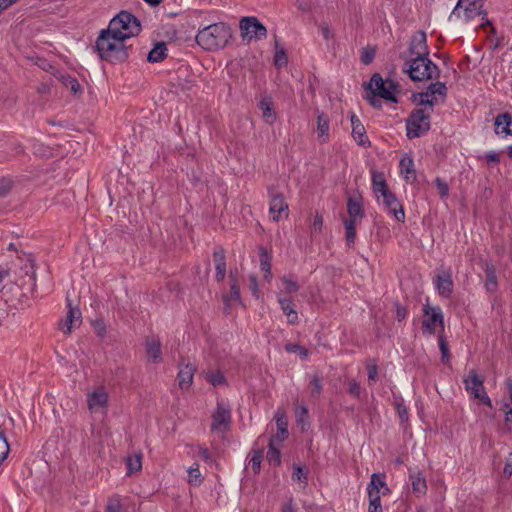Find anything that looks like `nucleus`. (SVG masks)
Segmentation results:
<instances>
[{"label": "nucleus", "instance_id": "1", "mask_svg": "<svg viewBox=\"0 0 512 512\" xmlns=\"http://www.w3.org/2000/svg\"><path fill=\"white\" fill-rule=\"evenodd\" d=\"M124 42L116 34L103 29L96 40L95 47L102 60L122 62L128 57Z\"/></svg>", "mask_w": 512, "mask_h": 512}, {"label": "nucleus", "instance_id": "2", "mask_svg": "<svg viewBox=\"0 0 512 512\" xmlns=\"http://www.w3.org/2000/svg\"><path fill=\"white\" fill-rule=\"evenodd\" d=\"M231 38V30L223 22L204 26L196 35L197 43L205 50L223 48Z\"/></svg>", "mask_w": 512, "mask_h": 512}, {"label": "nucleus", "instance_id": "3", "mask_svg": "<svg viewBox=\"0 0 512 512\" xmlns=\"http://www.w3.org/2000/svg\"><path fill=\"white\" fill-rule=\"evenodd\" d=\"M365 88L369 92L366 98L373 106H376V97L393 103L398 102V83L390 78L384 79L379 73L371 76Z\"/></svg>", "mask_w": 512, "mask_h": 512}, {"label": "nucleus", "instance_id": "4", "mask_svg": "<svg viewBox=\"0 0 512 512\" xmlns=\"http://www.w3.org/2000/svg\"><path fill=\"white\" fill-rule=\"evenodd\" d=\"M106 29L125 41L138 35L141 26L139 20L133 14L121 11L111 19Z\"/></svg>", "mask_w": 512, "mask_h": 512}, {"label": "nucleus", "instance_id": "5", "mask_svg": "<svg viewBox=\"0 0 512 512\" xmlns=\"http://www.w3.org/2000/svg\"><path fill=\"white\" fill-rule=\"evenodd\" d=\"M404 70L413 81H426L439 76V69L427 56H417L405 63Z\"/></svg>", "mask_w": 512, "mask_h": 512}, {"label": "nucleus", "instance_id": "6", "mask_svg": "<svg viewBox=\"0 0 512 512\" xmlns=\"http://www.w3.org/2000/svg\"><path fill=\"white\" fill-rule=\"evenodd\" d=\"M433 109H414L406 120V131L409 139L426 134L431 127Z\"/></svg>", "mask_w": 512, "mask_h": 512}, {"label": "nucleus", "instance_id": "7", "mask_svg": "<svg viewBox=\"0 0 512 512\" xmlns=\"http://www.w3.org/2000/svg\"><path fill=\"white\" fill-rule=\"evenodd\" d=\"M87 408L91 414L105 416L109 410V393L106 387L97 386L86 395Z\"/></svg>", "mask_w": 512, "mask_h": 512}, {"label": "nucleus", "instance_id": "8", "mask_svg": "<svg viewBox=\"0 0 512 512\" xmlns=\"http://www.w3.org/2000/svg\"><path fill=\"white\" fill-rule=\"evenodd\" d=\"M466 391L474 399H478L481 403L489 408H492V402L489 398L485 387L484 379L480 377L475 370L469 371L468 375L463 380Z\"/></svg>", "mask_w": 512, "mask_h": 512}, {"label": "nucleus", "instance_id": "9", "mask_svg": "<svg viewBox=\"0 0 512 512\" xmlns=\"http://www.w3.org/2000/svg\"><path fill=\"white\" fill-rule=\"evenodd\" d=\"M211 418V432L223 435L231 426L232 414L229 405L223 401H218Z\"/></svg>", "mask_w": 512, "mask_h": 512}, {"label": "nucleus", "instance_id": "10", "mask_svg": "<svg viewBox=\"0 0 512 512\" xmlns=\"http://www.w3.org/2000/svg\"><path fill=\"white\" fill-rule=\"evenodd\" d=\"M240 30L243 40L264 39L267 36L266 27L256 17H244L240 21Z\"/></svg>", "mask_w": 512, "mask_h": 512}, {"label": "nucleus", "instance_id": "11", "mask_svg": "<svg viewBox=\"0 0 512 512\" xmlns=\"http://www.w3.org/2000/svg\"><path fill=\"white\" fill-rule=\"evenodd\" d=\"M424 319L422 321L423 333L427 335H433L436 332L437 326L444 331V317L442 309L439 306L430 307L425 305L423 308Z\"/></svg>", "mask_w": 512, "mask_h": 512}, {"label": "nucleus", "instance_id": "12", "mask_svg": "<svg viewBox=\"0 0 512 512\" xmlns=\"http://www.w3.org/2000/svg\"><path fill=\"white\" fill-rule=\"evenodd\" d=\"M269 214L273 221L278 222L282 217H288V204L282 193L269 188Z\"/></svg>", "mask_w": 512, "mask_h": 512}, {"label": "nucleus", "instance_id": "13", "mask_svg": "<svg viewBox=\"0 0 512 512\" xmlns=\"http://www.w3.org/2000/svg\"><path fill=\"white\" fill-rule=\"evenodd\" d=\"M381 197H382L381 204H382L384 210L388 214L393 215L394 218L398 222H404L405 212H404L402 204L397 199L395 194L392 193L391 191H389V192L383 194Z\"/></svg>", "mask_w": 512, "mask_h": 512}, {"label": "nucleus", "instance_id": "14", "mask_svg": "<svg viewBox=\"0 0 512 512\" xmlns=\"http://www.w3.org/2000/svg\"><path fill=\"white\" fill-rule=\"evenodd\" d=\"M482 1L479 0H469L466 3H463L460 5V0H458V3L456 7L453 10V14L463 18L465 21H470L479 16L482 11Z\"/></svg>", "mask_w": 512, "mask_h": 512}, {"label": "nucleus", "instance_id": "15", "mask_svg": "<svg viewBox=\"0 0 512 512\" xmlns=\"http://www.w3.org/2000/svg\"><path fill=\"white\" fill-rule=\"evenodd\" d=\"M367 494H376L385 496L390 493V489L386 483V476L383 473H373L370 482L367 485Z\"/></svg>", "mask_w": 512, "mask_h": 512}, {"label": "nucleus", "instance_id": "16", "mask_svg": "<svg viewBox=\"0 0 512 512\" xmlns=\"http://www.w3.org/2000/svg\"><path fill=\"white\" fill-rule=\"evenodd\" d=\"M350 121L352 126L351 134L356 143L362 147L370 146V141L366 135L365 127L361 123L360 119L354 113H352L350 116Z\"/></svg>", "mask_w": 512, "mask_h": 512}, {"label": "nucleus", "instance_id": "17", "mask_svg": "<svg viewBox=\"0 0 512 512\" xmlns=\"http://www.w3.org/2000/svg\"><path fill=\"white\" fill-rule=\"evenodd\" d=\"M435 286L440 296L449 298L453 292V280L450 271H443L437 275Z\"/></svg>", "mask_w": 512, "mask_h": 512}, {"label": "nucleus", "instance_id": "18", "mask_svg": "<svg viewBox=\"0 0 512 512\" xmlns=\"http://www.w3.org/2000/svg\"><path fill=\"white\" fill-rule=\"evenodd\" d=\"M317 139L320 143H327L330 139V119L323 112H317L316 125Z\"/></svg>", "mask_w": 512, "mask_h": 512}, {"label": "nucleus", "instance_id": "19", "mask_svg": "<svg viewBox=\"0 0 512 512\" xmlns=\"http://www.w3.org/2000/svg\"><path fill=\"white\" fill-rule=\"evenodd\" d=\"M274 419L277 426V433L270 439L275 440L278 444H282V442L288 437V422L286 415L283 411L277 410Z\"/></svg>", "mask_w": 512, "mask_h": 512}, {"label": "nucleus", "instance_id": "20", "mask_svg": "<svg viewBox=\"0 0 512 512\" xmlns=\"http://www.w3.org/2000/svg\"><path fill=\"white\" fill-rule=\"evenodd\" d=\"M495 133L502 137L512 136V115L509 113L499 114L495 118Z\"/></svg>", "mask_w": 512, "mask_h": 512}, {"label": "nucleus", "instance_id": "21", "mask_svg": "<svg viewBox=\"0 0 512 512\" xmlns=\"http://www.w3.org/2000/svg\"><path fill=\"white\" fill-rule=\"evenodd\" d=\"M81 323V312L77 307H72L71 303H68V312L64 324L61 330L65 334H70L73 327L79 326Z\"/></svg>", "mask_w": 512, "mask_h": 512}, {"label": "nucleus", "instance_id": "22", "mask_svg": "<svg viewBox=\"0 0 512 512\" xmlns=\"http://www.w3.org/2000/svg\"><path fill=\"white\" fill-rule=\"evenodd\" d=\"M195 371L196 367L190 363L180 368L177 378L181 389H188L192 385Z\"/></svg>", "mask_w": 512, "mask_h": 512}, {"label": "nucleus", "instance_id": "23", "mask_svg": "<svg viewBox=\"0 0 512 512\" xmlns=\"http://www.w3.org/2000/svg\"><path fill=\"white\" fill-rule=\"evenodd\" d=\"M278 302L283 311V313L287 317V321L289 324H295L298 322V314L294 309V304L291 298L283 297L282 294L278 295Z\"/></svg>", "mask_w": 512, "mask_h": 512}, {"label": "nucleus", "instance_id": "24", "mask_svg": "<svg viewBox=\"0 0 512 512\" xmlns=\"http://www.w3.org/2000/svg\"><path fill=\"white\" fill-rule=\"evenodd\" d=\"M146 353L149 361L160 363L162 361L161 343L157 338H148L146 340Z\"/></svg>", "mask_w": 512, "mask_h": 512}, {"label": "nucleus", "instance_id": "25", "mask_svg": "<svg viewBox=\"0 0 512 512\" xmlns=\"http://www.w3.org/2000/svg\"><path fill=\"white\" fill-rule=\"evenodd\" d=\"M400 173L406 182H413L416 179L413 158L405 155L399 162Z\"/></svg>", "mask_w": 512, "mask_h": 512}, {"label": "nucleus", "instance_id": "26", "mask_svg": "<svg viewBox=\"0 0 512 512\" xmlns=\"http://www.w3.org/2000/svg\"><path fill=\"white\" fill-rule=\"evenodd\" d=\"M259 108L262 112L263 120L268 124H273L276 120V113L273 109L272 99L268 96L261 98Z\"/></svg>", "mask_w": 512, "mask_h": 512}, {"label": "nucleus", "instance_id": "27", "mask_svg": "<svg viewBox=\"0 0 512 512\" xmlns=\"http://www.w3.org/2000/svg\"><path fill=\"white\" fill-rule=\"evenodd\" d=\"M372 189L378 200L380 196L390 191L382 172L372 171Z\"/></svg>", "mask_w": 512, "mask_h": 512}, {"label": "nucleus", "instance_id": "28", "mask_svg": "<svg viewBox=\"0 0 512 512\" xmlns=\"http://www.w3.org/2000/svg\"><path fill=\"white\" fill-rule=\"evenodd\" d=\"M410 481L412 490L418 496L424 495L427 491L426 478L420 471H414L410 473Z\"/></svg>", "mask_w": 512, "mask_h": 512}, {"label": "nucleus", "instance_id": "29", "mask_svg": "<svg viewBox=\"0 0 512 512\" xmlns=\"http://www.w3.org/2000/svg\"><path fill=\"white\" fill-rule=\"evenodd\" d=\"M484 273L486 276L485 288L488 292L494 293L498 289L496 269L493 264L485 263Z\"/></svg>", "mask_w": 512, "mask_h": 512}, {"label": "nucleus", "instance_id": "30", "mask_svg": "<svg viewBox=\"0 0 512 512\" xmlns=\"http://www.w3.org/2000/svg\"><path fill=\"white\" fill-rule=\"evenodd\" d=\"M411 52L416 53L417 56H427V46H426V35L424 32H419L412 38L411 42Z\"/></svg>", "mask_w": 512, "mask_h": 512}, {"label": "nucleus", "instance_id": "31", "mask_svg": "<svg viewBox=\"0 0 512 512\" xmlns=\"http://www.w3.org/2000/svg\"><path fill=\"white\" fill-rule=\"evenodd\" d=\"M223 302L226 309H230L236 304L242 305L240 289L236 281H232L230 286V294L223 296Z\"/></svg>", "mask_w": 512, "mask_h": 512}, {"label": "nucleus", "instance_id": "32", "mask_svg": "<svg viewBox=\"0 0 512 512\" xmlns=\"http://www.w3.org/2000/svg\"><path fill=\"white\" fill-rule=\"evenodd\" d=\"M348 217L360 218L364 217V210L360 197H349L347 201Z\"/></svg>", "mask_w": 512, "mask_h": 512}, {"label": "nucleus", "instance_id": "33", "mask_svg": "<svg viewBox=\"0 0 512 512\" xmlns=\"http://www.w3.org/2000/svg\"><path fill=\"white\" fill-rule=\"evenodd\" d=\"M214 262H215V268H216V280L218 282H221L224 280L226 275V261H225V255L222 251H216L214 252Z\"/></svg>", "mask_w": 512, "mask_h": 512}, {"label": "nucleus", "instance_id": "34", "mask_svg": "<svg viewBox=\"0 0 512 512\" xmlns=\"http://www.w3.org/2000/svg\"><path fill=\"white\" fill-rule=\"evenodd\" d=\"M166 55H167L166 44L161 42V43H157L154 46V48L149 52L147 59L151 63H157V62L164 60Z\"/></svg>", "mask_w": 512, "mask_h": 512}, {"label": "nucleus", "instance_id": "35", "mask_svg": "<svg viewBox=\"0 0 512 512\" xmlns=\"http://www.w3.org/2000/svg\"><path fill=\"white\" fill-rule=\"evenodd\" d=\"M280 446L275 440L269 439L268 451H267V460L275 465L280 464Z\"/></svg>", "mask_w": 512, "mask_h": 512}, {"label": "nucleus", "instance_id": "36", "mask_svg": "<svg viewBox=\"0 0 512 512\" xmlns=\"http://www.w3.org/2000/svg\"><path fill=\"white\" fill-rule=\"evenodd\" d=\"M427 93L432 100H438L437 95L444 98L447 93V87L445 83L442 82H435L431 83L427 88Z\"/></svg>", "mask_w": 512, "mask_h": 512}, {"label": "nucleus", "instance_id": "37", "mask_svg": "<svg viewBox=\"0 0 512 512\" xmlns=\"http://www.w3.org/2000/svg\"><path fill=\"white\" fill-rule=\"evenodd\" d=\"M413 101L424 106L422 109H433L434 105L438 103V100L430 99L427 91L413 94Z\"/></svg>", "mask_w": 512, "mask_h": 512}, {"label": "nucleus", "instance_id": "38", "mask_svg": "<svg viewBox=\"0 0 512 512\" xmlns=\"http://www.w3.org/2000/svg\"><path fill=\"white\" fill-rule=\"evenodd\" d=\"M260 268L264 272V278L270 282L272 279L271 273V259L265 250H261L260 253Z\"/></svg>", "mask_w": 512, "mask_h": 512}, {"label": "nucleus", "instance_id": "39", "mask_svg": "<svg viewBox=\"0 0 512 512\" xmlns=\"http://www.w3.org/2000/svg\"><path fill=\"white\" fill-rule=\"evenodd\" d=\"M203 481L198 463H194L188 469V483L192 486H199Z\"/></svg>", "mask_w": 512, "mask_h": 512}, {"label": "nucleus", "instance_id": "40", "mask_svg": "<svg viewBox=\"0 0 512 512\" xmlns=\"http://www.w3.org/2000/svg\"><path fill=\"white\" fill-rule=\"evenodd\" d=\"M296 422L302 431H306L310 424L308 421V410L305 406H301L296 410Z\"/></svg>", "mask_w": 512, "mask_h": 512}, {"label": "nucleus", "instance_id": "41", "mask_svg": "<svg viewBox=\"0 0 512 512\" xmlns=\"http://www.w3.org/2000/svg\"><path fill=\"white\" fill-rule=\"evenodd\" d=\"M61 82L74 95L78 94L81 91V85L78 82V80L70 75H62Z\"/></svg>", "mask_w": 512, "mask_h": 512}, {"label": "nucleus", "instance_id": "42", "mask_svg": "<svg viewBox=\"0 0 512 512\" xmlns=\"http://www.w3.org/2000/svg\"><path fill=\"white\" fill-rule=\"evenodd\" d=\"M127 475H131L134 472H138L142 468V457L141 455L130 456L126 460Z\"/></svg>", "mask_w": 512, "mask_h": 512}, {"label": "nucleus", "instance_id": "43", "mask_svg": "<svg viewBox=\"0 0 512 512\" xmlns=\"http://www.w3.org/2000/svg\"><path fill=\"white\" fill-rule=\"evenodd\" d=\"M191 454L193 457L200 458L205 462H210L212 457L209 450L202 445H192L191 447Z\"/></svg>", "mask_w": 512, "mask_h": 512}, {"label": "nucleus", "instance_id": "44", "mask_svg": "<svg viewBox=\"0 0 512 512\" xmlns=\"http://www.w3.org/2000/svg\"><path fill=\"white\" fill-rule=\"evenodd\" d=\"M281 283L283 285L284 292L287 294H292L299 290L297 280L292 276H283L281 278Z\"/></svg>", "mask_w": 512, "mask_h": 512}, {"label": "nucleus", "instance_id": "45", "mask_svg": "<svg viewBox=\"0 0 512 512\" xmlns=\"http://www.w3.org/2000/svg\"><path fill=\"white\" fill-rule=\"evenodd\" d=\"M205 378L208 382H210L213 386H219L226 383L225 377L220 371H211L205 374Z\"/></svg>", "mask_w": 512, "mask_h": 512}, {"label": "nucleus", "instance_id": "46", "mask_svg": "<svg viewBox=\"0 0 512 512\" xmlns=\"http://www.w3.org/2000/svg\"><path fill=\"white\" fill-rule=\"evenodd\" d=\"M438 345H439V349L441 351L442 361L443 362H448L449 359H450V353H449V348H448L447 341H446L445 336H444L443 333H441L438 336Z\"/></svg>", "mask_w": 512, "mask_h": 512}, {"label": "nucleus", "instance_id": "47", "mask_svg": "<svg viewBox=\"0 0 512 512\" xmlns=\"http://www.w3.org/2000/svg\"><path fill=\"white\" fill-rule=\"evenodd\" d=\"M369 506L368 512H383L381 506V497L376 494H368Z\"/></svg>", "mask_w": 512, "mask_h": 512}, {"label": "nucleus", "instance_id": "48", "mask_svg": "<svg viewBox=\"0 0 512 512\" xmlns=\"http://www.w3.org/2000/svg\"><path fill=\"white\" fill-rule=\"evenodd\" d=\"M285 350L289 353H296L302 359H306L308 357V350L298 344L288 343L285 345Z\"/></svg>", "mask_w": 512, "mask_h": 512}, {"label": "nucleus", "instance_id": "49", "mask_svg": "<svg viewBox=\"0 0 512 512\" xmlns=\"http://www.w3.org/2000/svg\"><path fill=\"white\" fill-rule=\"evenodd\" d=\"M292 480L294 482H302L307 485V472L301 466H296L292 474Z\"/></svg>", "mask_w": 512, "mask_h": 512}, {"label": "nucleus", "instance_id": "50", "mask_svg": "<svg viewBox=\"0 0 512 512\" xmlns=\"http://www.w3.org/2000/svg\"><path fill=\"white\" fill-rule=\"evenodd\" d=\"M9 450L10 448L7 439L5 438L4 434L0 432V465L7 458Z\"/></svg>", "mask_w": 512, "mask_h": 512}, {"label": "nucleus", "instance_id": "51", "mask_svg": "<svg viewBox=\"0 0 512 512\" xmlns=\"http://www.w3.org/2000/svg\"><path fill=\"white\" fill-rule=\"evenodd\" d=\"M122 504L118 496H114L108 500L106 512H121Z\"/></svg>", "mask_w": 512, "mask_h": 512}, {"label": "nucleus", "instance_id": "52", "mask_svg": "<svg viewBox=\"0 0 512 512\" xmlns=\"http://www.w3.org/2000/svg\"><path fill=\"white\" fill-rule=\"evenodd\" d=\"M288 58L284 49L277 50L274 56V63L277 67H283L287 64Z\"/></svg>", "mask_w": 512, "mask_h": 512}, {"label": "nucleus", "instance_id": "53", "mask_svg": "<svg viewBox=\"0 0 512 512\" xmlns=\"http://www.w3.org/2000/svg\"><path fill=\"white\" fill-rule=\"evenodd\" d=\"M348 386H349V393L354 397V398H360L361 397V393H362V388L360 386V384L354 380V379H351L348 381Z\"/></svg>", "mask_w": 512, "mask_h": 512}, {"label": "nucleus", "instance_id": "54", "mask_svg": "<svg viewBox=\"0 0 512 512\" xmlns=\"http://www.w3.org/2000/svg\"><path fill=\"white\" fill-rule=\"evenodd\" d=\"M311 393L313 396H319L322 391L321 380L317 376H313L310 381Z\"/></svg>", "mask_w": 512, "mask_h": 512}, {"label": "nucleus", "instance_id": "55", "mask_svg": "<svg viewBox=\"0 0 512 512\" xmlns=\"http://www.w3.org/2000/svg\"><path fill=\"white\" fill-rule=\"evenodd\" d=\"M345 227L346 243L349 247L353 246L356 239V229L348 226Z\"/></svg>", "mask_w": 512, "mask_h": 512}, {"label": "nucleus", "instance_id": "56", "mask_svg": "<svg viewBox=\"0 0 512 512\" xmlns=\"http://www.w3.org/2000/svg\"><path fill=\"white\" fill-rule=\"evenodd\" d=\"M482 158L486 160L487 164H498L500 162L499 153L496 151H488Z\"/></svg>", "mask_w": 512, "mask_h": 512}, {"label": "nucleus", "instance_id": "57", "mask_svg": "<svg viewBox=\"0 0 512 512\" xmlns=\"http://www.w3.org/2000/svg\"><path fill=\"white\" fill-rule=\"evenodd\" d=\"M249 285H250V290H251L252 295L255 298H259L260 297V290H259V287H258L257 277L255 275H250L249 276Z\"/></svg>", "mask_w": 512, "mask_h": 512}, {"label": "nucleus", "instance_id": "58", "mask_svg": "<svg viewBox=\"0 0 512 512\" xmlns=\"http://www.w3.org/2000/svg\"><path fill=\"white\" fill-rule=\"evenodd\" d=\"M261 461H262V452H256L252 455V457L250 459V464H251L254 472H259Z\"/></svg>", "mask_w": 512, "mask_h": 512}, {"label": "nucleus", "instance_id": "59", "mask_svg": "<svg viewBox=\"0 0 512 512\" xmlns=\"http://www.w3.org/2000/svg\"><path fill=\"white\" fill-rule=\"evenodd\" d=\"M280 512H297V506L293 498H289L283 502Z\"/></svg>", "mask_w": 512, "mask_h": 512}, {"label": "nucleus", "instance_id": "60", "mask_svg": "<svg viewBox=\"0 0 512 512\" xmlns=\"http://www.w3.org/2000/svg\"><path fill=\"white\" fill-rule=\"evenodd\" d=\"M368 380L375 381L378 377V367L374 363H370L367 366Z\"/></svg>", "mask_w": 512, "mask_h": 512}, {"label": "nucleus", "instance_id": "61", "mask_svg": "<svg viewBox=\"0 0 512 512\" xmlns=\"http://www.w3.org/2000/svg\"><path fill=\"white\" fill-rule=\"evenodd\" d=\"M503 474L506 477H510L512 475V455H510L509 459H507L505 463Z\"/></svg>", "mask_w": 512, "mask_h": 512}, {"label": "nucleus", "instance_id": "62", "mask_svg": "<svg viewBox=\"0 0 512 512\" xmlns=\"http://www.w3.org/2000/svg\"><path fill=\"white\" fill-rule=\"evenodd\" d=\"M361 221L360 218L348 217L344 219V226L352 227L356 229L357 224Z\"/></svg>", "mask_w": 512, "mask_h": 512}, {"label": "nucleus", "instance_id": "63", "mask_svg": "<svg viewBox=\"0 0 512 512\" xmlns=\"http://www.w3.org/2000/svg\"><path fill=\"white\" fill-rule=\"evenodd\" d=\"M323 226V217L320 214H316L313 221L314 229L321 230Z\"/></svg>", "mask_w": 512, "mask_h": 512}, {"label": "nucleus", "instance_id": "64", "mask_svg": "<svg viewBox=\"0 0 512 512\" xmlns=\"http://www.w3.org/2000/svg\"><path fill=\"white\" fill-rule=\"evenodd\" d=\"M407 310L402 306L397 307L396 316L399 321L404 320L407 317Z\"/></svg>", "mask_w": 512, "mask_h": 512}]
</instances>
